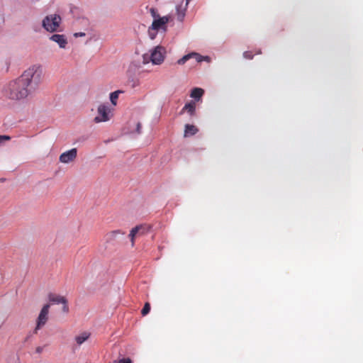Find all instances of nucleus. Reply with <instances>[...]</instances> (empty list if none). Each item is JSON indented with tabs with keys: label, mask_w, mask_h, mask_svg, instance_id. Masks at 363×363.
<instances>
[{
	"label": "nucleus",
	"mask_w": 363,
	"mask_h": 363,
	"mask_svg": "<svg viewBox=\"0 0 363 363\" xmlns=\"http://www.w3.org/2000/svg\"><path fill=\"white\" fill-rule=\"evenodd\" d=\"M43 79L41 69H25L18 78L9 82L3 92L9 100L25 102Z\"/></svg>",
	"instance_id": "obj_1"
},
{
	"label": "nucleus",
	"mask_w": 363,
	"mask_h": 363,
	"mask_svg": "<svg viewBox=\"0 0 363 363\" xmlns=\"http://www.w3.org/2000/svg\"><path fill=\"white\" fill-rule=\"evenodd\" d=\"M114 108L106 104H101L97 107V114L94 118L96 123L107 122L113 116Z\"/></svg>",
	"instance_id": "obj_2"
},
{
	"label": "nucleus",
	"mask_w": 363,
	"mask_h": 363,
	"mask_svg": "<svg viewBox=\"0 0 363 363\" xmlns=\"http://www.w3.org/2000/svg\"><path fill=\"white\" fill-rule=\"evenodd\" d=\"M164 54L165 48L162 46H157L152 50L150 55H143V62L147 63L151 61L153 65H159L164 61Z\"/></svg>",
	"instance_id": "obj_3"
},
{
	"label": "nucleus",
	"mask_w": 363,
	"mask_h": 363,
	"mask_svg": "<svg viewBox=\"0 0 363 363\" xmlns=\"http://www.w3.org/2000/svg\"><path fill=\"white\" fill-rule=\"evenodd\" d=\"M171 17L169 16H165L163 17H158L155 19L151 26L148 28V33L152 39L155 38L156 32L160 29L167 30L166 24L170 21Z\"/></svg>",
	"instance_id": "obj_4"
},
{
	"label": "nucleus",
	"mask_w": 363,
	"mask_h": 363,
	"mask_svg": "<svg viewBox=\"0 0 363 363\" xmlns=\"http://www.w3.org/2000/svg\"><path fill=\"white\" fill-rule=\"evenodd\" d=\"M61 18L59 15L53 14L46 16L43 21V28L49 32H55L60 26Z\"/></svg>",
	"instance_id": "obj_5"
},
{
	"label": "nucleus",
	"mask_w": 363,
	"mask_h": 363,
	"mask_svg": "<svg viewBox=\"0 0 363 363\" xmlns=\"http://www.w3.org/2000/svg\"><path fill=\"white\" fill-rule=\"evenodd\" d=\"M50 305L49 303L43 306L42 309L40 311V313L36 320V326L34 330V333H37V332L42 328L48 322L49 318V310Z\"/></svg>",
	"instance_id": "obj_6"
},
{
	"label": "nucleus",
	"mask_w": 363,
	"mask_h": 363,
	"mask_svg": "<svg viewBox=\"0 0 363 363\" xmlns=\"http://www.w3.org/2000/svg\"><path fill=\"white\" fill-rule=\"evenodd\" d=\"M48 300L54 304H62V311L66 313H68L69 306L67 305V301L65 296L55 294H50L48 295Z\"/></svg>",
	"instance_id": "obj_7"
},
{
	"label": "nucleus",
	"mask_w": 363,
	"mask_h": 363,
	"mask_svg": "<svg viewBox=\"0 0 363 363\" xmlns=\"http://www.w3.org/2000/svg\"><path fill=\"white\" fill-rule=\"evenodd\" d=\"M77 156V148H72L62 152L59 157V160L61 163L69 164L73 162Z\"/></svg>",
	"instance_id": "obj_8"
},
{
	"label": "nucleus",
	"mask_w": 363,
	"mask_h": 363,
	"mask_svg": "<svg viewBox=\"0 0 363 363\" xmlns=\"http://www.w3.org/2000/svg\"><path fill=\"white\" fill-rule=\"evenodd\" d=\"M194 58L197 62H201L202 61H206L208 62H211V58L208 56H202L196 52H191L190 54H188L185 56H184L182 58L179 59L178 60V64L179 65H183L186 61L189 60V59Z\"/></svg>",
	"instance_id": "obj_9"
},
{
	"label": "nucleus",
	"mask_w": 363,
	"mask_h": 363,
	"mask_svg": "<svg viewBox=\"0 0 363 363\" xmlns=\"http://www.w3.org/2000/svg\"><path fill=\"white\" fill-rule=\"evenodd\" d=\"M50 40L57 43L60 48H65L67 45V39L62 34H54L50 37Z\"/></svg>",
	"instance_id": "obj_10"
},
{
	"label": "nucleus",
	"mask_w": 363,
	"mask_h": 363,
	"mask_svg": "<svg viewBox=\"0 0 363 363\" xmlns=\"http://www.w3.org/2000/svg\"><path fill=\"white\" fill-rule=\"evenodd\" d=\"M91 336V333L88 331H83L74 337V341L78 346L84 343Z\"/></svg>",
	"instance_id": "obj_11"
},
{
	"label": "nucleus",
	"mask_w": 363,
	"mask_h": 363,
	"mask_svg": "<svg viewBox=\"0 0 363 363\" xmlns=\"http://www.w3.org/2000/svg\"><path fill=\"white\" fill-rule=\"evenodd\" d=\"M198 132L197 128L194 125L186 124L184 130V137H189Z\"/></svg>",
	"instance_id": "obj_12"
},
{
	"label": "nucleus",
	"mask_w": 363,
	"mask_h": 363,
	"mask_svg": "<svg viewBox=\"0 0 363 363\" xmlns=\"http://www.w3.org/2000/svg\"><path fill=\"white\" fill-rule=\"evenodd\" d=\"M204 93V90L201 88H194L191 90L190 96L196 100H199Z\"/></svg>",
	"instance_id": "obj_13"
},
{
	"label": "nucleus",
	"mask_w": 363,
	"mask_h": 363,
	"mask_svg": "<svg viewBox=\"0 0 363 363\" xmlns=\"http://www.w3.org/2000/svg\"><path fill=\"white\" fill-rule=\"evenodd\" d=\"M195 110H196L195 103L193 101H191V102L185 104V106L182 108V112L186 111L189 113L190 116H193L195 113Z\"/></svg>",
	"instance_id": "obj_14"
},
{
	"label": "nucleus",
	"mask_w": 363,
	"mask_h": 363,
	"mask_svg": "<svg viewBox=\"0 0 363 363\" xmlns=\"http://www.w3.org/2000/svg\"><path fill=\"white\" fill-rule=\"evenodd\" d=\"M187 7L182 8V6L177 7V18L179 22H183L186 16V11Z\"/></svg>",
	"instance_id": "obj_15"
},
{
	"label": "nucleus",
	"mask_w": 363,
	"mask_h": 363,
	"mask_svg": "<svg viewBox=\"0 0 363 363\" xmlns=\"http://www.w3.org/2000/svg\"><path fill=\"white\" fill-rule=\"evenodd\" d=\"M121 91H116L110 94V101L111 102V107H114L117 104V101L119 96V94L121 93Z\"/></svg>",
	"instance_id": "obj_16"
},
{
	"label": "nucleus",
	"mask_w": 363,
	"mask_h": 363,
	"mask_svg": "<svg viewBox=\"0 0 363 363\" xmlns=\"http://www.w3.org/2000/svg\"><path fill=\"white\" fill-rule=\"evenodd\" d=\"M145 227L143 226V225H138L135 228H133L130 233V234H133V236H136L137 234H144L145 233Z\"/></svg>",
	"instance_id": "obj_17"
},
{
	"label": "nucleus",
	"mask_w": 363,
	"mask_h": 363,
	"mask_svg": "<svg viewBox=\"0 0 363 363\" xmlns=\"http://www.w3.org/2000/svg\"><path fill=\"white\" fill-rule=\"evenodd\" d=\"M150 311V306L148 303H146L142 309V314L143 315H146Z\"/></svg>",
	"instance_id": "obj_18"
},
{
	"label": "nucleus",
	"mask_w": 363,
	"mask_h": 363,
	"mask_svg": "<svg viewBox=\"0 0 363 363\" xmlns=\"http://www.w3.org/2000/svg\"><path fill=\"white\" fill-rule=\"evenodd\" d=\"M150 13L152 18L155 19H157L158 17H160V15L157 13V10L155 8H151L150 9Z\"/></svg>",
	"instance_id": "obj_19"
},
{
	"label": "nucleus",
	"mask_w": 363,
	"mask_h": 363,
	"mask_svg": "<svg viewBox=\"0 0 363 363\" xmlns=\"http://www.w3.org/2000/svg\"><path fill=\"white\" fill-rule=\"evenodd\" d=\"M136 129L135 130H131V133H138L140 134L141 133V123L140 122L135 123Z\"/></svg>",
	"instance_id": "obj_20"
},
{
	"label": "nucleus",
	"mask_w": 363,
	"mask_h": 363,
	"mask_svg": "<svg viewBox=\"0 0 363 363\" xmlns=\"http://www.w3.org/2000/svg\"><path fill=\"white\" fill-rule=\"evenodd\" d=\"M11 138L8 135H0V144L3 143L6 140H9Z\"/></svg>",
	"instance_id": "obj_21"
},
{
	"label": "nucleus",
	"mask_w": 363,
	"mask_h": 363,
	"mask_svg": "<svg viewBox=\"0 0 363 363\" xmlns=\"http://www.w3.org/2000/svg\"><path fill=\"white\" fill-rule=\"evenodd\" d=\"M243 55H244V57L246 58V59H252V52H250V51H246L243 53Z\"/></svg>",
	"instance_id": "obj_22"
},
{
	"label": "nucleus",
	"mask_w": 363,
	"mask_h": 363,
	"mask_svg": "<svg viewBox=\"0 0 363 363\" xmlns=\"http://www.w3.org/2000/svg\"><path fill=\"white\" fill-rule=\"evenodd\" d=\"M43 350H44V347L38 346L35 348V352L38 354H40L43 352Z\"/></svg>",
	"instance_id": "obj_23"
},
{
	"label": "nucleus",
	"mask_w": 363,
	"mask_h": 363,
	"mask_svg": "<svg viewBox=\"0 0 363 363\" xmlns=\"http://www.w3.org/2000/svg\"><path fill=\"white\" fill-rule=\"evenodd\" d=\"M135 236H133V234H129V238H130V241H131V245L133 246L134 244H135V241H134V239H135Z\"/></svg>",
	"instance_id": "obj_24"
},
{
	"label": "nucleus",
	"mask_w": 363,
	"mask_h": 363,
	"mask_svg": "<svg viewBox=\"0 0 363 363\" xmlns=\"http://www.w3.org/2000/svg\"><path fill=\"white\" fill-rule=\"evenodd\" d=\"M118 363H131V361L130 359H121Z\"/></svg>",
	"instance_id": "obj_25"
},
{
	"label": "nucleus",
	"mask_w": 363,
	"mask_h": 363,
	"mask_svg": "<svg viewBox=\"0 0 363 363\" xmlns=\"http://www.w3.org/2000/svg\"><path fill=\"white\" fill-rule=\"evenodd\" d=\"M15 363H21L19 358L18 357H14Z\"/></svg>",
	"instance_id": "obj_26"
},
{
	"label": "nucleus",
	"mask_w": 363,
	"mask_h": 363,
	"mask_svg": "<svg viewBox=\"0 0 363 363\" xmlns=\"http://www.w3.org/2000/svg\"><path fill=\"white\" fill-rule=\"evenodd\" d=\"M75 35L76 36H84L85 33H76Z\"/></svg>",
	"instance_id": "obj_27"
},
{
	"label": "nucleus",
	"mask_w": 363,
	"mask_h": 363,
	"mask_svg": "<svg viewBox=\"0 0 363 363\" xmlns=\"http://www.w3.org/2000/svg\"><path fill=\"white\" fill-rule=\"evenodd\" d=\"M190 1H191V0H186V5H185V6H186V7H187V6H188V5H189V4Z\"/></svg>",
	"instance_id": "obj_28"
}]
</instances>
